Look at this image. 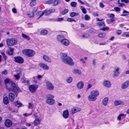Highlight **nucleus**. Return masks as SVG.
<instances>
[{"label": "nucleus", "instance_id": "de8ad7c7", "mask_svg": "<svg viewBox=\"0 0 129 129\" xmlns=\"http://www.w3.org/2000/svg\"><path fill=\"white\" fill-rule=\"evenodd\" d=\"M84 19L85 20H89L90 19V17L88 15H85L84 16Z\"/></svg>", "mask_w": 129, "mask_h": 129}, {"label": "nucleus", "instance_id": "c03bdc74", "mask_svg": "<svg viewBox=\"0 0 129 129\" xmlns=\"http://www.w3.org/2000/svg\"><path fill=\"white\" fill-rule=\"evenodd\" d=\"M73 78L71 77H70L67 78L66 81L68 83H70L72 81Z\"/></svg>", "mask_w": 129, "mask_h": 129}, {"label": "nucleus", "instance_id": "f8f14e48", "mask_svg": "<svg viewBox=\"0 0 129 129\" xmlns=\"http://www.w3.org/2000/svg\"><path fill=\"white\" fill-rule=\"evenodd\" d=\"M47 89L49 90H52L53 89L54 87L52 84L49 82L47 81L46 82Z\"/></svg>", "mask_w": 129, "mask_h": 129}, {"label": "nucleus", "instance_id": "49530a36", "mask_svg": "<svg viewBox=\"0 0 129 129\" xmlns=\"http://www.w3.org/2000/svg\"><path fill=\"white\" fill-rule=\"evenodd\" d=\"M69 11L68 9H65L63 11L61 12V14L62 15H64L67 13Z\"/></svg>", "mask_w": 129, "mask_h": 129}, {"label": "nucleus", "instance_id": "79ce46f5", "mask_svg": "<svg viewBox=\"0 0 129 129\" xmlns=\"http://www.w3.org/2000/svg\"><path fill=\"white\" fill-rule=\"evenodd\" d=\"M104 27L101 28L100 29V30H102L103 31H108L109 29V27L106 26V27Z\"/></svg>", "mask_w": 129, "mask_h": 129}, {"label": "nucleus", "instance_id": "7c9ffc66", "mask_svg": "<svg viewBox=\"0 0 129 129\" xmlns=\"http://www.w3.org/2000/svg\"><path fill=\"white\" fill-rule=\"evenodd\" d=\"M126 115H125L124 114H120L119 116H118L117 118V119L118 120H119V121H120L121 120V116H123V118H124L125 117Z\"/></svg>", "mask_w": 129, "mask_h": 129}, {"label": "nucleus", "instance_id": "a211bd4d", "mask_svg": "<svg viewBox=\"0 0 129 129\" xmlns=\"http://www.w3.org/2000/svg\"><path fill=\"white\" fill-rule=\"evenodd\" d=\"M88 98L89 101H94L97 99L96 97L92 94H91L89 96Z\"/></svg>", "mask_w": 129, "mask_h": 129}, {"label": "nucleus", "instance_id": "603ef678", "mask_svg": "<svg viewBox=\"0 0 129 129\" xmlns=\"http://www.w3.org/2000/svg\"><path fill=\"white\" fill-rule=\"evenodd\" d=\"M122 33L121 31L120 30H118L116 31V34L117 35H120Z\"/></svg>", "mask_w": 129, "mask_h": 129}, {"label": "nucleus", "instance_id": "473e14b6", "mask_svg": "<svg viewBox=\"0 0 129 129\" xmlns=\"http://www.w3.org/2000/svg\"><path fill=\"white\" fill-rule=\"evenodd\" d=\"M108 100V97H105L103 101V103L104 106H106L107 105Z\"/></svg>", "mask_w": 129, "mask_h": 129}, {"label": "nucleus", "instance_id": "8fccbe9b", "mask_svg": "<svg viewBox=\"0 0 129 129\" xmlns=\"http://www.w3.org/2000/svg\"><path fill=\"white\" fill-rule=\"evenodd\" d=\"M114 9L116 12H120L121 10L120 8L118 7H115L114 8Z\"/></svg>", "mask_w": 129, "mask_h": 129}, {"label": "nucleus", "instance_id": "393cba45", "mask_svg": "<svg viewBox=\"0 0 129 129\" xmlns=\"http://www.w3.org/2000/svg\"><path fill=\"white\" fill-rule=\"evenodd\" d=\"M119 68H117L115 71H114V77H117L119 74L120 73L119 71Z\"/></svg>", "mask_w": 129, "mask_h": 129}, {"label": "nucleus", "instance_id": "6e6552de", "mask_svg": "<svg viewBox=\"0 0 129 129\" xmlns=\"http://www.w3.org/2000/svg\"><path fill=\"white\" fill-rule=\"evenodd\" d=\"M38 87L37 85H31L29 86L28 89L30 92L33 93L36 91Z\"/></svg>", "mask_w": 129, "mask_h": 129}, {"label": "nucleus", "instance_id": "4468645a", "mask_svg": "<svg viewBox=\"0 0 129 129\" xmlns=\"http://www.w3.org/2000/svg\"><path fill=\"white\" fill-rule=\"evenodd\" d=\"M81 110V109L78 107H74L72 108L71 110V114H73L76 112L80 111Z\"/></svg>", "mask_w": 129, "mask_h": 129}, {"label": "nucleus", "instance_id": "4c0bfd02", "mask_svg": "<svg viewBox=\"0 0 129 129\" xmlns=\"http://www.w3.org/2000/svg\"><path fill=\"white\" fill-rule=\"evenodd\" d=\"M79 14L75 12H72L70 13V16L71 17H73L75 16H78L79 15Z\"/></svg>", "mask_w": 129, "mask_h": 129}, {"label": "nucleus", "instance_id": "bf43d9fd", "mask_svg": "<svg viewBox=\"0 0 129 129\" xmlns=\"http://www.w3.org/2000/svg\"><path fill=\"white\" fill-rule=\"evenodd\" d=\"M12 11L14 13H17V11L16 9L14 8H13L12 9Z\"/></svg>", "mask_w": 129, "mask_h": 129}, {"label": "nucleus", "instance_id": "ea45409f", "mask_svg": "<svg viewBox=\"0 0 129 129\" xmlns=\"http://www.w3.org/2000/svg\"><path fill=\"white\" fill-rule=\"evenodd\" d=\"M122 36L123 37H129V32H124Z\"/></svg>", "mask_w": 129, "mask_h": 129}, {"label": "nucleus", "instance_id": "0eeeda50", "mask_svg": "<svg viewBox=\"0 0 129 129\" xmlns=\"http://www.w3.org/2000/svg\"><path fill=\"white\" fill-rule=\"evenodd\" d=\"M14 61L16 63L21 64L24 62V59L20 56H15L14 57Z\"/></svg>", "mask_w": 129, "mask_h": 129}, {"label": "nucleus", "instance_id": "72a5a7b5", "mask_svg": "<svg viewBox=\"0 0 129 129\" xmlns=\"http://www.w3.org/2000/svg\"><path fill=\"white\" fill-rule=\"evenodd\" d=\"M64 37L63 36L61 35H58L57 37V41H60H60L64 39Z\"/></svg>", "mask_w": 129, "mask_h": 129}, {"label": "nucleus", "instance_id": "cd10ccee", "mask_svg": "<svg viewBox=\"0 0 129 129\" xmlns=\"http://www.w3.org/2000/svg\"><path fill=\"white\" fill-rule=\"evenodd\" d=\"M27 15L29 18H32L34 16L35 14L33 12L29 11L27 13Z\"/></svg>", "mask_w": 129, "mask_h": 129}, {"label": "nucleus", "instance_id": "f257e3e1", "mask_svg": "<svg viewBox=\"0 0 129 129\" xmlns=\"http://www.w3.org/2000/svg\"><path fill=\"white\" fill-rule=\"evenodd\" d=\"M6 88L9 92H13L17 96L18 93L21 91L12 80L7 78L4 80Z\"/></svg>", "mask_w": 129, "mask_h": 129}, {"label": "nucleus", "instance_id": "bb28decb", "mask_svg": "<svg viewBox=\"0 0 129 129\" xmlns=\"http://www.w3.org/2000/svg\"><path fill=\"white\" fill-rule=\"evenodd\" d=\"M124 102L122 101L116 100L114 102V104L116 106L119 105H123Z\"/></svg>", "mask_w": 129, "mask_h": 129}, {"label": "nucleus", "instance_id": "0e129e2a", "mask_svg": "<svg viewBox=\"0 0 129 129\" xmlns=\"http://www.w3.org/2000/svg\"><path fill=\"white\" fill-rule=\"evenodd\" d=\"M64 18H59L57 19V21H61L63 20Z\"/></svg>", "mask_w": 129, "mask_h": 129}, {"label": "nucleus", "instance_id": "4be33fe9", "mask_svg": "<svg viewBox=\"0 0 129 129\" xmlns=\"http://www.w3.org/2000/svg\"><path fill=\"white\" fill-rule=\"evenodd\" d=\"M103 84L105 86L108 87H110L111 86V84L110 82L109 81H104Z\"/></svg>", "mask_w": 129, "mask_h": 129}, {"label": "nucleus", "instance_id": "e2e57ef3", "mask_svg": "<svg viewBox=\"0 0 129 129\" xmlns=\"http://www.w3.org/2000/svg\"><path fill=\"white\" fill-rule=\"evenodd\" d=\"M100 7L102 8H104L105 7L104 5L102 3H100Z\"/></svg>", "mask_w": 129, "mask_h": 129}, {"label": "nucleus", "instance_id": "4d7b16f0", "mask_svg": "<svg viewBox=\"0 0 129 129\" xmlns=\"http://www.w3.org/2000/svg\"><path fill=\"white\" fill-rule=\"evenodd\" d=\"M38 9V7H35L33 9V11H32V12H33L34 13H35L36 12L37 10Z\"/></svg>", "mask_w": 129, "mask_h": 129}, {"label": "nucleus", "instance_id": "c9c22d12", "mask_svg": "<svg viewBox=\"0 0 129 129\" xmlns=\"http://www.w3.org/2000/svg\"><path fill=\"white\" fill-rule=\"evenodd\" d=\"M106 35V34L105 33H102L99 34L98 36L100 38H104L105 37Z\"/></svg>", "mask_w": 129, "mask_h": 129}, {"label": "nucleus", "instance_id": "09e8293b", "mask_svg": "<svg viewBox=\"0 0 129 129\" xmlns=\"http://www.w3.org/2000/svg\"><path fill=\"white\" fill-rule=\"evenodd\" d=\"M1 53L3 55L5 60H6L7 59V57L5 53L3 52H2Z\"/></svg>", "mask_w": 129, "mask_h": 129}, {"label": "nucleus", "instance_id": "6e6d98bb", "mask_svg": "<svg viewBox=\"0 0 129 129\" xmlns=\"http://www.w3.org/2000/svg\"><path fill=\"white\" fill-rule=\"evenodd\" d=\"M81 11L84 14H86L87 13L86 11L85 8H83L82 9Z\"/></svg>", "mask_w": 129, "mask_h": 129}, {"label": "nucleus", "instance_id": "2f4dec72", "mask_svg": "<svg viewBox=\"0 0 129 129\" xmlns=\"http://www.w3.org/2000/svg\"><path fill=\"white\" fill-rule=\"evenodd\" d=\"M48 33V31L46 29H44L41 30L40 34L41 35H45L47 34Z\"/></svg>", "mask_w": 129, "mask_h": 129}, {"label": "nucleus", "instance_id": "f704fd0d", "mask_svg": "<svg viewBox=\"0 0 129 129\" xmlns=\"http://www.w3.org/2000/svg\"><path fill=\"white\" fill-rule=\"evenodd\" d=\"M97 25L100 27H104L105 26V23L104 22H99L97 23Z\"/></svg>", "mask_w": 129, "mask_h": 129}, {"label": "nucleus", "instance_id": "c85d7f7f", "mask_svg": "<svg viewBox=\"0 0 129 129\" xmlns=\"http://www.w3.org/2000/svg\"><path fill=\"white\" fill-rule=\"evenodd\" d=\"M15 103V105L18 108L22 107V104L20 102L18 101V100L14 102Z\"/></svg>", "mask_w": 129, "mask_h": 129}, {"label": "nucleus", "instance_id": "052dcab7", "mask_svg": "<svg viewBox=\"0 0 129 129\" xmlns=\"http://www.w3.org/2000/svg\"><path fill=\"white\" fill-rule=\"evenodd\" d=\"M21 82L22 83H25L26 82V80H25L24 78H21Z\"/></svg>", "mask_w": 129, "mask_h": 129}, {"label": "nucleus", "instance_id": "5701e85b", "mask_svg": "<svg viewBox=\"0 0 129 129\" xmlns=\"http://www.w3.org/2000/svg\"><path fill=\"white\" fill-rule=\"evenodd\" d=\"M3 101L4 104L7 105L9 103V101L8 97L5 96L3 99Z\"/></svg>", "mask_w": 129, "mask_h": 129}, {"label": "nucleus", "instance_id": "412c9836", "mask_svg": "<svg viewBox=\"0 0 129 129\" xmlns=\"http://www.w3.org/2000/svg\"><path fill=\"white\" fill-rule=\"evenodd\" d=\"M129 82L128 81H127L122 84L121 86V88L123 89H125L129 85Z\"/></svg>", "mask_w": 129, "mask_h": 129}, {"label": "nucleus", "instance_id": "864d4df0", "mask_svg": "<svg viewBox=\"0 0 129 129\" xmlns=\"http://www.w3.org/2000/svg\"><path fill=\"white\" fill-rule=\"evenodd\" d=\"M36 4V2H31L29 4L30 5L31 7H33L35 6Z\"/></svg>", "mask_w": 129, "mask_h": 129}, {"label": "nucleus", "instance_id": "3c124183", "mask_svg": "<svg viewBox=\"0 0 129 129\" xmlns=\"http://www.w3.org/2000/svg\"><path fill=\"white\" fill-rule=\"evenodd\" d=\"M67 21L69 22H75V20L72 18H69L67 19Z\"/></svg>", "mask_w": 129, "mask_h": 129}, {"label": "nucleus", "instance_id": "a878e982", "mask_svg": "<svg viewBox=\"0 0 129 129\" xmlns=\"http://www.w3.org/2000/svg\"><path fill=\"white\" fill-rule=\"evenodd\" d=\"M18 73L17 75H14V77L15 78V79L16 80H18L20 78L19 75L20 74L22 71V70L21 71L18 70Z\"/></svg>", "mask_w": 129, "mask_h": 129}, {"label": "nucleus", "instance_id": "774afa93", "mask_svg": "<svg viewBox=\"0 0 129 129\" xmlns=\"http://www.w3.org/2000/svg\"><path fill=\"white\" fill-rule=\"evenodd\" d=\"M93 15L95 17L98 16H99V14L96 13H94Z\"/></svg>", "mask_w": 129, "mask_h": 129}, {"label": "nucleus", "instance_id": "2eb2a0df", "mask_svg": "<svg viewBox=\"0 0 129 129\" xmlns=\"http://www.w3.org/2000/svg\"><path fill=\"white\" fill-rule=\"evenodd\" d=\"M39 65L41 68L46 70H48L49 69V68L46 64L43 63H40Z\"/></svg>", "mask_w": 129, "mask_h": 129}, {"label": "nucleus", "instance_id": "58836bf2", "mask_svg": "<svg viewBox=\"0 0 129 129\" xmlns=\"http://www.w3.org/2000/svg\"><path fill=\"white\" fill-rule=\"evenodd\" d=\"M22 36L24 39H25L28 41L30 39L29 37L24 34L23 33L22 34Z\"/></svg>", "mask_w": 129, "mask_h": 129}, {"label": "nucleus", "instance_id": "e433bc0d", "mask_svg": "<svg viewBox=\"0 0 129 129\" xmlns=\"http://www.w3.org/2000/svg\"><path fill=\"white\" fill-rule=\"evenodd\" d=\"M73 73L74 74H77L78 75H81V71L78 69H75L73 70Z\"/></svg>", "mask_w": 129, "mask_h": 129}, {"label": "nucleus", "instance_id": "1a4fd4ad", "mask_svg": "<svg viewBox=\"0 0 129 129\" xmlns=\"http://www.w3.org/2000/svg\"><path fill=\"white\" fill-rule=\"evenodd\" d=\"M115 15L113 14H111L110 15L109 17L111 18L110 20L108 19L106 20V22L108 24L111 23V22H112L115 21V20L114 18Z\"/></svg>", "mask_w": 129, "mask_h": 129}, {"label": "nucleus", "instance_id": "680f3d73", "mask_svg": "<svg viewBox=\"0 0 129 129\" xmlns=\"http://www.w3.org/2000/svg\"><path fill=\"white\" fill-rule=\"evenodd\" d=\"M8 73L7 72L6 70H5L2 72V74L6 75Z\"/></svg>", "mask_w": 129, "mask_h": 129}, {"label": "nucleus", "instance_id": "39448f33", "mask_svg": "<svg viewBox=\"0 0 129 129\" xmlns=\"http://www.w3.org/2000/svg\"><path fill=\"white\" fill-rule=\"evenodd\" d=\"M17 41L14 39H8L6 40L7 45L11 47L16 44Z\"/></svg>", "mask_w": 129, "mask_h": 129}, {"label": "nucleus", "instance_id": "ddd939ff", "mask_svg": "<svg viewBox=\"0 0 129 129\" xmlns=\"http://www.w3.org/2000/svg\"><path fill=\"white\" fill-rule=\"evenodd\" d=\"M60 42L62 44L66 46H68L70 44V42L68 40L64 38L60 41Z\"/></svg>", "mask_w": 129, "mask_h": 129}, {"label": "nucleus", "instance_id": "338daca9", "mask_svg": "<svg viewBox=\"0 0 129 129\" xmlns=\"http://www.w3.org/2000/svg\"><path fill=\"white\" fill-rule=\"evenodd\" d=\"M92 87V85L91 84H89L88 85V87L87 88V89H89Z\"/></svg>", "mask_w": 129, "mask_h": 129}, {"label": "nucleus", "instance_id": "9b49d317", "mask_svg": "<svg viewBox=\"0 0 129 129\" xmlns=\"http://www.w3.org/2000/svg\"><path fill=\"white\" fill-rule=\"evenodd\" d=\"M9 100L11 102H14L15 99V95L14 93L10 92L8 95Z\"/></svg>", "mask_w": 129, "mask_h": 129}, {"label": "nucleus", "instance_id": "5fc2aeb1", "mask_svg": "<svg viewBox=\"0 0 129 129\" xmlns=\"http://www.w3.org/2000/svg\"><path fill=\"white\" fill-rule=\"evenodd\" d=\"M53 3V1L52 0H50L46 2V4L50 5Z\"/></svg>", "mask_w": 129, "mask_h": 129}, {"label": "nucleus", "instance_id": "c756f323", "mask_svg": "<svg viewBox=\"0 0 129 129\" xmlns=\"http://www.w3.org/2000/svg\"><path fill=\"white\" fill-rule=\"evenodd\" d=\"M40 120L38 118L35 119L34 121V123L35 126H37L40 123Z\"/></svg>", "mask_w": 129, "mask_h": 129}, {"label": "nucleus", "instance_id": "b1692460", "mask_svg": "<svg viewBox=\"0 0 129 129\" xmlns=\"http://www.w3.org/2000/svg\"><path fill=\"white\" fill-rule=\"evenodd\" d=\"M14 50L12 48H10V49L7 52V54L9 55H12L13 54Z\"/></svg>", "mask_w": 129, "mask_h": 129}, {"label": "nucleus", "instance_id": "f03ea898", "mask_svg": "<svg viewBox=\"0 0 129 129\" xmlns=\"http://www.w3.org/2000/svg\"><path fill=\"white\" fill-rule=\"evenodd\" d=\"M60 55L61 56V59L62 62L71 66L74 65L73 59L70 57L68 56L67 54L61 53H60Z\"/></svg>", "mask_w": 129, "mask_h": 129}, {"label": "nucleus", "instance_id": "a18cd8bd", "mask_svg": "<svg viewBox=\"0 0 129 129\" xmlns=\"http://www.w3.org/2000/svg\"><path fill=\"white\" fill-rule=\"evenodd\" d=\"M90 35L89 34L85 33L82 36V37L83 38H86L89 37Z\"/></svg>", "mask_w": 129, "mask_h": 129}, {"label": "nucleus", "instance_id": "dca6fc26", "mask_svg": "<svg viewBox=\"0 0 129 129\" xmlns=\"http://www.w3.org/2000/svg\"><path fill=\"white\" fill-rule=\"evenodd\" d=\"M43 59L48 62L51 63L52 62V60L51 58L48 56L44 55L43 56Z\"/></svg>", "mask_w": 129, "mask_h": 129}, {"label": "nucleus", "instance_id": "a19ab883", "mask_svg": "<svg viewBox=\"0 0 129 129\" xmlns=\"http://www.w3.org/2000/svg\"><path fill=\"white\" fill-rule=\"evenodd\" d=\"M60 3L59 0H55L54 1H53V6H55Z\"/></svg>", "mask_w": 129, "mask_h": 129}, {"label": "nucleus", "instance_id": "9d476101", "mask_svg": "<svg viewBox=\"0 0 129 129\" xmlns=\"http://www.w3.org/2000/svg\"><path fill=\"white\" fill-rule=\"evenodd\" d=\"M4 124L6 126L9 127L12 125V122L10 120L7 119L5 120Z\"/></svg>", "mask_w": 129, "mask_h": 129}, {"label": "nucleus", "instance_id": "7ed1b4c3", "mask_svg": "<svg viewBox=\"0 0 129 129\" xmlns=\"http://www.w3.org/2000/svg\"><path fill=\"white\" fill-rule=\"evenodd\" d=\"M23 54L28 57L33 56L35 54V52L34 50L31 49H24L22 51Z\"/></svg>", "mask_w": 129, "mask_h": 129}, {"label": "nucleus", "instance_id": "37998d69", "mask_svg": "<svg viewBox=\"0 0 129 129\" xmlns=\"http://www.w3.org/2000/svg\"><path fill=\"white\" fill-rule=\"evenodd\" d=\"M77 5L76 2H72L70 4L71 6L72 7H76Z\"/></svg>", "mask_w": 129, "mask_h": 129}, {"label": "nucleus", "instance_id": "69168bd1", "mask_svg": "<svg viewBox=\"0 0 129 129\" xmlns=\"http://www.w3.org/2000/svg\"><path fill=\"white\" fill-rule=\"evenodd\" d=\"M121 1L122 2H124L125 3H128L129 1L128 0H121Z\"/></svg>", "mask_w": 129, "mask_h": 129}, {"label": "nucleus", "instance_id": "f3484780", "mask_svg": "<svg viewBox=\"0 0 129 129\" xmlns=\"http://www.w3.org/2000/svg\"><path fill=\"white\" fill-rule=\"evenodd\" d=\"M69 115V112L68 110H65L63 111L62 116L64 118H67L68 117Z\"/></svg>", "mask_w": 129, "mask_h": 129}, {"label": "nucleus", "instance_id": "6ab92c4d", "mask_svg": "<svg viewBox=\"0 0 129 129\" xmlns=\"http://www.w3.org/2000/svg\"><path fill=\"white\" fill-rule=\"evenodd\" d=\"M90 94H92L97 97L99 95V92L97 90H93L91 91Z\"/></svg>", "mask_w": 129, "mask_h": 129}, {"label": "nucleus", "instance_id": "aec40b11", "mask_svg": "<svg viewBox=\"0 0 129 129\" xmlns=\"http://www.w3.org/2000/svg\"><path fill=\"white\" fill-rule=\"evenodd\" d=\"M84 86L83 82L82 81L78 82L77 84V86L78 88L81 89L83 88Z\"/></svg>", "mask_w": 129, "mask_h": 129}, {"label": "nucleus", "instance_id": "20e7f679", "mask_svg": "<svg viewBox=\"0 0 129 129\" xmlns=\"http://www.w3.org/2000/svg\"><path fill=\"white\" fill-rule=\"evenodd\" d=\"M54 96L52 95L49 94L47 96L46 103L50 105H53L55 103V101L53 99Z\"/></svg>", "mask_w": 129, "mask_h": 129}, {"label": "nucleus", "instance_id": "13d9d810", "mask_svg": "<svg viewBox=\"0 0 129 129\" xmlns=\"http://www.w3.org/2000/svg\"><path fill=\"white\" fill-rule=\"evenodd\" d=\"M118 4H119V6L120 7H123L125 5V4L123 3H120V2H119Z\"/></svg>", "mask_w": 129, "mask_h": 129}, {"label": "nucleus", "instance_id": "423d86ee", "mask_svg": "<svg viewBox=\"0 0 129 129\" xmlns=\"http://www.w3.org/2000/svg\"><path fill=\"white\" fill-rule=\"evenodd\" d=\"M55 11V10L54 9H50L48 10H45L44 11V12H42L41 14L38 17L37 19H39L42 16H43L45 13V15H48L50 14V13H53Z\"/></svg>", "mask_w": 129, "mask_h": 129}]
</instances>
